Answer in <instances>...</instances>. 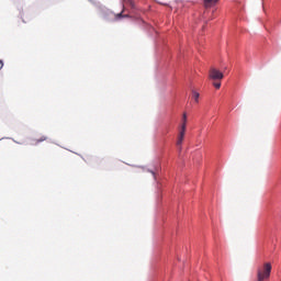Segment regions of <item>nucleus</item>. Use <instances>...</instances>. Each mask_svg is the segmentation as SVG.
I'll list each match as a JSON object with an SVG mask.
<instances>
[{"label":"nucleus","instance_id":"9d476101","mask_svg":"<svg viewBox=\"0 0 281 281\" xmlns=\"http://www.w3.org/2000/svg\"><path fill=\"white\" fill-rule=\"evenodd\" d=\"M3 69V60L0 59V70Z\"/></svg>","mask_w":281,"mask_h":281},{"label":"nucleus","instance_id":"6e6552de","mask_svg":"<svg viewBox=\"0 0 281 281\" xmlns=\"http://www.w3.org/2000/svg\"><path fill=\"white\" fill-rule=\"evenodd\" d=\"M41 142H47V136H42V137H40V138H36L35 140H34V144L36 145V144H41Z\"/></svg>","mask_w":281,"mask_h":281},{"label":"nucleus","instance_id":"f257e3e1","mask_svg":"<svg viewBox=\"0 0 281 281\" xmlns=\"http://www.w3.org/2000/svg\"><path fill=\"white\" fill-rule=\"evenodd\" d=\"M271 269H273L271 262H265L262 266H259L257 268V281L269 280L271 278Z\"/></svg>","mask_w":281,"mask_h":281},{"label":"nucleus","instance_id":"7ed1b4c3","mask_svg":"<svg viewBox=\"0 0 281 281\" xmlns=\"http://www.w3.org/2000/svg\"><path fill=\"white\" fill-rule=\"evenodd\" d=\"M124 12H126V8L123 7L122 12H120L119 14H113L112 12L106 13L103 18L105 19V21H110L111 18L109 16H114V19H128V14H124Z\"/></svg>","mask_w":281,"mask_h":281},{"label":"nucleus","instance_id":"f03ea898","mask_svg":"<svg viewBox=\"0 0 281 281\" xmlns=\"http://www.w3.org/2000/svg\"><path fill=\"white\" fill-rule=\"evenodd\" d=\"M209 78L210 80H214L213 87H215V89H221V80H223L225 76L223 72H221V70L212 67L209 71Z\"/></svg>","mask_w":281,"mask_h":281},{"label":"nucleus","instance_id":"20e7f679","mask_svg":"<svg viewBox=\"0 0 281 281\" xmlns=\"http://www.w3.org/2000/svg\"><path fill=\"white\" fill-rule=\"evenodd\" d=\"M183 139H186V130H179L176 146L178 147L179 151L182 150Z\"/></svg>","mask_w":281,"mask_h":281},{"label":"nucleus","instance_id":"423d86ee","mask_svg":"<svg viewBox=\"0 0 281 281\" xmlns=\"http://www.w3.org/2000/svg\"><path fill=\"white\" fill-rule=\"evenodd\" d=\"M220 0H203L204 8H212V5H216Z\"/></svg>","mask_w":281,"mask_h":281},{"label":"nucleus","instance_id":"1a4fd4ad","mask_svg":"<svg viewBox=\"0 0 281 281\" xmlns=\"http://www.w3.org/2000/svg\"><path fill=\"white\" fill-rule=\"evenodd\" d=\"M126 3H128L132 8H135V2L133 0H126Z\"/></svg>","mask_w":281,"mask_h":281},{"label":"nucleus","instance_id":"39448f33","mask_svg":"<svg viewBox=\"0 0 281 281\" xmlns=\"http://www.w3.org/2000/svg\"><path fill=\"white\" fill-rule=\"evenodd\" d=\"M187 126H188V114L183 113L182 114V122L181 125L179 127L180 131H187Z\"/></svg>","mask_w":281,"mask_h":281},{"label":"nucleus","instance_id":"0eeeda50","mask_svg":"<svg viewBox=\"0 0 281 281\" xmlns=\"http://www.w3.org/2000/svg\"><path fill=\"white\" fill-rule=\"evenodd\" d=\"M200 93L199 92H196V90H192V98H193V100H194V102L196 103V104H199V98H200Z\"/></svg>","mask_w":281,"mask_h":281}]
</instances>
